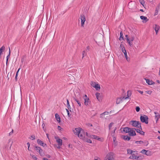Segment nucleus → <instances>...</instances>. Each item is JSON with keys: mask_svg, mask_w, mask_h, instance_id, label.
I'll return each instance as SVG.
<instances>
[{"mask_svg": "<svg viewBox=\"0 0 160 160\" xmlns=\"http://www.w3.org/2000/svg\"><path fill=\"white\" fill-rule=\"evenodd\" d=\"M73 132L75 134L78 135V137L82 139L84 138V135L82 134V133L83 132V130L81 128H76L74 130H73Z\"/></svg>", "mask_w": 160, "mask_h": 160, "instance_id": "nucleus-1", "label": "nucleus"}, {"mask_svg": "<svg viewBox=\"0 0 160 160\" xmlns=\"http://www.w3.org/2000/svg\"><path fill=\"white\" fill-rule=\"evenodd\" d=\"M130 124H131L132 126L134 127H137L142 130V128L140 122L138 121L135 120H132L130 121Z\"/></svg>", "mask_w": 160, "mask_h": 160, "instance_id": "nucleus-2", "label": "nucleus"}, {"mask_svg": "<svg viewBox=\"0 0 160 160\" xmlns=\"http://www.w3.org/2000/svg\"><path fill=\"white\" fill-rule=\"evenodd\" d=\"M125 36L127 42L131 47H132V41L134 40V37L132 36L129 38L128 36L127 35H126Z\"/></svg>", "mask_w": 160, "mask_h": 160, "instance_id": "nucleus-3", "label": "nucleus"}, {"mask_svg": "<svg viewBox=\"0 0 160 160\" xmlns=\"http://www.w3.org/2000/svg\"><path fill=\"white\" fill-rule=\"evenodd\" d=\"M148 117L145 115H143V116H141L140 117V119L141 122H145L146 124H147L148 123Z\"/></svg>", "mask_w": 160, "mask_h": 160, "instance_id": "nucleus-4", "label": "nucleus"}, {"mask_svg": "<svg viewBox=\"0 0 160 160\" xmlns=\"http://www.w3.org/2000/svg\"><path fill=\"white\" fill-rule=\"evenodd\" d=\"M84 104L85 105L89 106L91 102L88 98V97L86 95H85L84 97Z\"/></svg>", "mask_w": 160, "mask_h": 160, "instance_id": "nucleus-5", "label": "nucleus"}, {"mask_svg": "<svg viewBox=\"0 0 160 160\" xmlns=\"http://www.w3.org/2000/svg\"><path fill=\"white\" fill-rule=\"evenodd\" d=\"M80 19L81 21V27H83L85 22L86 20L85 16L82 14L81 15L80 17Z\"/></svg>", "mask_w": 160, "mask_h": 160, "instance_id": "nucleus-6", "label": "nucleus"}, {"mask_svg": "<svg viewBox=\"0 0 160 160\" xmlns=\"http://www.w3.org/2000/svg\"><path fill=\"white\" fill-rule=\"evenodd\" d=\"M105 160H114L113 153L110 152L108 154Z\"/></svg>", "mask_w": 160, "mask_h": 160, "instance_id": "nucleus-7", "label": "nucleus"}, {"mask_svg": "<svg viewBox=\"0 0 160 160\" xmlns=\"http://www.w3.org/2000/svg\"><path fill=\"white\" fill-rule=\"evenodd\" d=\"M135 129V128H130V132L128 133L129 136H133L136 135Z\"/></svg>", "mask_w": 160, "mask_h": 160, "instance_id": "nucleus-8", "label": "nucleus"}, {"mask_svg": "<svg viewBox=\"0 0 160 160\" xmlns=\"http://www.w3.org/2000/svg\"><path fill=\"white\" fill-rule=\"evenodd\" d=\"M128 6L129 9H133L135 7V3L131 1L128 3Z\"/></svg>", "mask_w": 160, "mask_h": 160, "instance_id": "nucleus-9", "label": "nucleus"}, {"mask_svg": "<svg viewBox=\"0 0 160 160\" xmlns=\"http://www.w3.org/2000/svg\"><path fill=\"white\" fill-rule=\"evenodd\" d=\"M37 142L38 144L42 146H43L44 147H46V146H47V145L46 143H44L40 139H38L37 140Z\"/></svg>", "mask_w": 160, "mask_h": 160, "instance_id": "nucleus-10", "label": "nucleus"}, {"mask_svg": "<svg viewBox=\"0 0 160 160\" xmlns=\"http://www.w3.org/2000/svg\"><path fill=\"white\" fill-rule=\"evenodd\" d=\"M55 138L56 140V141L58 143V145L61 146L62 144V140L58 137H55Z\"/></svg>", "mask_w": 160, "mask_h": 160, "instance_id": "nucleus-11", "label": "nucleus"}, {"mask_svg": "<svg viewBox=\"0 0 160 160\" xmlns=\"http://www.w3.org/2000/svg\"><path fill=\"white\" fill-rule=\"evenodd\" d=\"M153 28L156 32V34H157L158 31L160 28V27L159 25L155 24L153 26Z\"/></svg>", "mask_w": 160, "mask_h": 160, "instance_id": "nucleus-12", "label": "nucleus"}, {"mask_svg": "<svg viewBox=\"0 0 160 160\" xmlns=\"http://www.w3.org/2000/svg\"><path fill=\"white\" fill-rule=\"evenodd\" d=\"M140 157V156H137L134 155V154H132L131 156H130L129 158L133 159H138Z\"/></svg>", "mask_w": 160, "mask_h": 160, "instance_id": "nucleus-13", "label": "nucleus"}, {"mask_svg": "<svg viewBox=\"0 0 160 160\" xmlns=\"http://www.w3.org/2000/svg\"><path fill=\"white\" fill-rule=\"evenodd\" d=\"M144 79L146 80V82L149 85H152L154 83V82L152 80L146 78Z\"/></svg>", "mask_w": 160, "mask_h": 160, "instance_id": "nucleus-14", "label": "nucleus"}, {"mask_svg": "<svg viewBox=\"0 0 160 160\" xmlns=\"http://www.w3.org/2000/svg\"><path fill=\"white\" fill-rule=\"evenodd\" d=\"M95 95L96 96L97 99L99 101H101L102 99L101 96L100 95V94L99 93H96Z\"/></svg>", "mask_w": 160, "mask_h": 160, "instance_id": "nucleus-15", "label": "nucleus"}, {"mask_svg": "<svg viewBox=\"0 0 160 160\" xmlns=\"http://www.w3.org/2000/svg\"><path fill=\"white\" fill-rule=\"evenodd\" d=\"M130 130V128L129 127H125L123 128V131L125 132L126 133H129Z\"/></svg>", "mask_w": 160, "mask_h": 160, "instance_id": "nucleus-16", "label": "nucleus"}, {"mask_svg": "<svg viewBox=\"0 0 160 160\" xmlns=\"http://www.w3.org/2000/svg\"><path fill=\"white\" fill-rule=\"evenodd\" d=\"M55 118L57 120V121L59 122H60V117L59 115L57 113H56L55 114Z\"/></svg>", "mask_w": 160, "mask_h": 160, "instance_id": "nucleus-17", "label": "nucleus"}, {"mask_svg": "<svg viewBox=\"0 0 160 160\" xmlns=\"http://www.w3.org/2000/svg\"><path fill=\"white\" fill-rule=\"evenodd\" d=\"M74 99L75 101H76L77 102V103H78V106L79 107H81V102H80V101L76 97L75 98V97L74 98Z\"/></svg>", "mask_w": 160, "mask_h": 160, "instance_id": "nucleus-18", "label": "nucleus"}, {"mask_svg": "<svg viewBox=\"0 0 160 160\" xmlns=\"http://www.w3.org/2000/svg\"><path fill=\"white\" fill-rule=\"evenodd\" d=\"M131 92L129 91H127V97H124L122 98V99H126L127 98H128L131 96Z\"/></svg>", "mask_w": 160, "mask_h": 160, "instance_id": "nucleus-19", "label": "nucleus"}, {"mask_svg": "<svg viewBox=\"0 0 160 160\" xmlns=\"http://www.w3.org/2000/svg\"><path fill=\"white\" fill-rule=\"evenodd\" d=\"M154 113L155 114V118H157L156 121H157L160 118V115L157 112H154Z\"/></svg>", "mask_w": 160, "mask_h": 160, "instance_id": "nucleus-20", "label": "nucleus"}, {"mask_svg": "<svg viewBox=\"0 0 160 160\" xmlns=\"http://www.w3.org/2000/svg\"><path fill=\"white\" fill-rule=\"evenodd\" d=\"M34 150L37 151V152L39 153L40 150L41 148L39 147H38L37 146H35L34 147Z\"/></svg>", "mask_w": 160, "mask_h": 160, "instance_id": "nucleus-21", "label": "nucleus"}, {"mask_svg": "<svg viewBox=\"0 0 160 160\" xmlns=\"http://www.w3.org/2000/svg\"><path fill=\"white\" fill-rule=\"evenodd\" d=\"M123 138L124 140L127 141H129L131 139V137L128 136H123Z\"/></svg>", "mask_w": 160, "mask_h": 160, "instance_id": "nucleus-22", "label": "nucleus"}, {"mask_svg": "<svg viewBox=\"0 0 160 160\" xmlns=\"http://www.w3.org/2000/svg\"><path fill=\"white\" fill-rule=\"evenodd\" d=\"M140 18L141 19L145 20L146 22H147L148 20V19H147L146 17L143 16H141Z\"/></svg>", "mask_w": 160, "mask_h": 160, "instance_id": "nucleus-23", "label": "nucleus"}, {"mask_svg": "<svg viewBox=\"0 0 160 160\" xmlns=\"http://www.w3.org/2000/svg\"><path fill=\"white\" fill-rule=\"evenodd\" d=\"M120 48L121 49L122 52H123L126 51V50L125 49L124 47L122 44L120 45Z\"/></svg>", "mask_w": 160, "mask_h": 160, "instance_id": "nucleus-24", "label": "nucleus"}, {"mask_svg": "<svg viewBox=\"0 0 160 160\" xmlns=\"http://www.w3.org/2000/svg\"><path fill=\"white\" fill-rule=\"evenodd\" d=\"M94 88L97 90H99L100 89V87L99 84H97L96 86H94Z\"/></svg>", "mask_w": 160, "mask_h": 160, "instance_id": "nucleus-25", "label": "nucleus"}, {"mask_svg": "<svg viewBox=\"0 0 160 160\" xmlns=\"http://www.w3.org/2000/svg\"><path fill=\"white\" fill-rule=\"evenodd\" d=\"M67 107H68V109L70 110V112H71V107L69 104V101H68V99H67Z\"/></svg>", "mask_w": 160, "mask_h": 160, "instance_id": "nucleus-26", "label": "nucleus"}, {"mask_svg": "<svg viewBox=\"0 0 160 160\" xmlns=\"http://www.w3.org/2000/svg\"><path fill=\"white\" fill-rule=\"evenodd\" d=\"M122 98H120L117 99L116 101V103L117 104H119L120 102L123 100Z\"/></svg>", "mask_w": 160, "mask_h": 160, "instance_id": "nucleus-27", "label": "nucleus"}, {"mask_svg": "<svg viewBox=\"0 0 160 160\" xmlns=\"http://www.w3.org/2000/svg\"><path fill=\"white\" fill-rule=\"evenodd\" d=\"M148 152V151H147L145 149H143L141 151V152L143 154L148 155V154L147 153Z\"/></svg>", "mask_w": 160, "mask_h": 160, "instance_id": "nucleus-28", "label": "nucleus"}, {"mask_svg": "<svg viewBox=\"0 0 160 160\" xmlns=\"http://www.w3.org/2000/svg\"><path fill=\"white\" fill-rule=\"evenodd\" d=\"M39 153L40 155L41 156H43L44 155V153L42 149H41L40 150Z\"/></svg>", "mask_w": 160, "mask_h": 160, "instance_id": "nucleus-29", "label": "nucleus"}, {"mask_svg": "<svg viewBox=\"0 0 160 160\" xmlns=\"http://www.w3.org/2000/svg\"><path fill=\"white\" fill-rule=\"evenodd\" d=\"M90 137L91 138L97 140L98 137L96 135H90Z\"/></svg>", "mask_w": 160, "mask_h": 160, "instance_id": "nucleus-30", "label": "nucleus"}, {"mask_svg": "<svg viewBox=\"0 0 160 160\" xmlns=\"http://www.w3.org/2000/svg\"><path fill=\"white\" fill-rule=\"evenodd\" d=\"M10 48H9V53L8 55V56L7 57V60H6V64H7V63H8V58L10 57Z\"/></svg>", "mask_w": 160, "mask_h": 160, "instance_id": "nucleus-31", "label": "nucleus"}, {"mask_svg": "<svg viewBox=\"0 0 160 160\" xmlns=\"http://www.w3.org/2000/svg\"><path fill=\"white\" fill-rule=\"evenodd\" d=\"M123 33L122 31H121L120 32V37L119 38V40H121V38H122L123 40Z\"/></svg>", "mask_w": 160, "mask_h": 160, "instance_id": "nucleus-32", "label": "nucleus"}, {"mask_svg": "<svg viewBox=\"0 0 160 160\" xmlns=\"http://www.w3.org/2000/svg\"><path fill=\"white\" fill-rule=\"evenodd\" d=\"M128 153L130 154H132L133 153V150L131 149H128Z\"/></svg>", "mask_w": 160, "mask_h": 160, "instance_id": "nucleus-33", "label": "nucleus"}, {"mask_svg": "<svg viewBox=\"0 0 160 160\" xmlns=\"http://www.w3.org/2000/svg\"><path fill=\"white\" fill-rule=\"evenodd\" d=\"M135 143L138 144H142L143 143V142L142 141H137L135 142Z\"/></svg>", "mask_w": 160, "mask_h": 160, "instance_id": "nucleus-34", "label": "nucleus"}, {"mask_svg": "<svg viewBox=\"0 0 160 160\" xmlns=\"http://www.w3.org/2000/svg\"><path fill=\"white\" fill-rule=\"evenodd\" d=\"M123 53L124 54V56L125 57L126 59H127V60L128 61V56H127L126 51H125V52H123Z\"/></svg>", "mask_w": 160, "mask_h": 160, "instance_id": "nucleus-35", "label": "nucleus"}, {"mask_svg": "<svg viewBox=\"0 0 160 160\" xmlns=\"http://www.w3.org/2000/svg\"><path fill=\"white\" fill-rule=\"evenodd\" d=\"M140 3L144 6V4L145 3V2L143 0H139Z\"/></svg>", "mask_w": 160, "mask_h": 160, "instance_id": "nucleus-36", "label": "nucleus"}, {"mask_svg": "<svg viewBox=\"0 0 160 160\" xmlns=\"http://www.w3.org/2000/svg\"><path fill=\"white\" fill-rule=\"evenodd\" d=\"M136 110L137 112H138L140 110V108L138 106H137L136 107Z\"/></svg>", "mask_w": 160, "mask_h": 160, "instance_id": "nucleus-37", "label": "nucleus"}, {"mask_svg": "<svg viewBox=\"0 0 160 160\" xmlns=\"http://www.w3.org/2000/svg\"><path fill=\"white\" fill-rule=\"evenodd\" d=\"M91 85L94 88V86H96V84L95 83V82H92L91 83Z\"/></svg>", "mask_w": 160, "mask_h": 160, "instance_id": "nucleus-38", "label": "nucleus"}, {"mask_svg": "<svg viewBox=\"0 0 160 160\" xmlns=\"http://www.w3.org/2000/svg\"><path fill=\"white\" fill-rule=\"evenodd\" d=\"M135 131H136V132L138 133H140V132H141V129H136V128H135Z\"/></svg>", "mask_w": 160, "mask_h": 160, "instance_id": "nucleus-39", "label": "nucleus"}, {"mask_svg": "<svg viewBox=\"0 0 160 160\" xmlns=\"http://www.w3.org/2000/svg\"><path fill=\"white\" fill-rule=\"evenodd\" d=\"M20 68H19L18 69V71H17V72H16V76H15V79H16V80H17V76H18V72H19V70H20Z\"/></svg>", "mask_w": 160, "mask_h": 160, "instance_id": "nucleus-40", "label": "nucleus"}, {"mask_svg": "<svg viewBox=\"0 0 160 160\" xmlns=\"http://www.w3.org/2000/svg\"><path fill=\"white\" fill-rule=\"evenodd\" d=\"M113 124V122H111L110 123L109 125V130H110L111 128V127H112V125Z\"/></svg>", "mask_w": 160, "mask_h": 160, "instance_id": "nucleus-41", "label": "nucleus"}, {"mask_svg": "<svg viewBox=\"0 0 160 160\" xmlns=\"http://www.w3.org/2000/svg\"><path fill=\"white\" fill-rule=\"evenodd\" d=\"M152 91L151 90H148L146 91V92L149 94H151L152 92Z\"/></svg>", "mask_w": 160, "mask_h": 160, "instance_id": "nucleus-42", "label": "nucleus"}, {"mask_svg": "<svg viewBox=\"0 0 160 160\" xmlns=\"http://www.w3.org/2000/svg\"><path fill=\"white\" fill-rule=\"evenodd\" d=\"M86 142L88 143H92V140L90 139H87V140L86 141Z\"/></svg>", "mask_w": 160, "mask_h": 160, "instance_id": "nucleus-43", "label": "nucleus"}, {"mask_svg": "<svg viewBox=\"0 0 160 160\" xmlns=\"http://www.w3.org/2000/svg\"><path fill=\"white\" fill-rule=\"evenodd\" d=\"M160 8V3L158 4V6L156 7V9L159 10Z\"/></svg>", "mask_w": 160, "mask_h": 160, "instance_id": "nucleus-44", "label": "nucleus"}, {"mask_svg": "<svg viewBox=\"0 0 160 160\" xmlns=\"http://www.w3.org/2000/svg\"><path fill=\"white\" fill-rule=\"evenodd\" d=\"M66 109V111L67 112L68 116L69 117L70 115V113H69V111L68 110V109Z\"/></svg>", "mask_w": 160, "mask_h": 160, "instance_id": "nucleus-45", "label": "nucleus"}, {"mask_svg": "<svg viewBox=\"0 0 160 160\" xmlns=\"http://www.w3.org/2000/svg\"><path fill=\"white\" fill-rule=\"evenodd\" d=\"M159 10H157V9H156L155 10V14H154V15L155 16L156 15H157L158 14V11Z\"/></svg>", "mask_w": 160, "mask_h": 160, "instance_id": "nucleus-46", "label": "nucleus"}, {"mask_svg": "<svg viewBox=\"0 0 160 160\" xmlns=\"http://www.w3.org/2000/svg\"><path fill=\"white\" fill-rule=\"evenodd\" d=\"M31 137L32 138V140H34L35 138V136L34 135H32L31 136Z\"/></svg>", "mask_w": 160, "mask_h": 160, "instance_id": "nucleus-47", "label": "nucleus"}, {"mask_svg": "<svg viewBox=\"0 0 160 160\" xmlns=\"http://www.w3.org/2000/svg\"><path fill=\"white\" fill-rule=\"evenodd\" d=\"M10 142H11V143L10 144V148H11V147L12 146V140H11V139H9V141H8V143H9Z\"/></svg>", "mask_w": 160, "mask_h": 160, "instance_id": "nucleus-48", "label": "nucleus"}, {"mask_svg": "<svg viewBox=\"0 0 160 160\" xmlns=\"http://www.w3.org/2000/svg\"><path fill=\"white\" fill-rule=\"evenodd\" d=\"M132 154H134V155L137 154H138V151H133V153Z\"/></svg>", "mask_w": 160, "mask_h": 160, "instance_id": "nucleus-49", "label": "nucleus"}, {"mask_svg": "<svg viewBox=\"0 0 160 160\" xmlns=\"http://www.w3.org/2000/svg\"><path fill=\"white\" fill-rule=\"evenodd\" d=\"M140 134L142 135H144L145 132L143 131H141Z\"/></svg>", "mask_w": 160, "mask_h": 160, "instance_id": "nucleus-50", "label": "nucleus"}, {"mask_svg": "<svg viewBox=\"0 0 160 160\" xmlns=\"http://www.w3.org/2000/svg\"><path fill=\"white\" fill-rule=\"evenodd\" d=\"M87 125H88V126L89 127H92V124L90 123H88L87 124Z\"/></svg>", "mask_w": 160, "mask_h": 160, "instance_id": "nucleus-51", "label": "nucleus"}, {"mask_svg": "<svg viewBox=\"0 0 160 160\" xmlns=\"http://www.w3.org/2000/svg\"><path fill=\"white\" fill-rule=\"evenodd\" d=\"M32 158H33L35 160H37V158L34 155H32Z\"/></svg>", "mask_w": 160, "mask_h": 160, "instance_id": "nucleus-52", "label": "nucleus"}, {"mask_svg": "<svg viewBox=\"0 0 160 160\" xmlns=\"http://www.w3.org/2000/svg\"><path fill=\"white\" fill-rule=\"evenodd\" d=\"M115 132H114V130H113V132H112V133H111V135H112V136L113 137L114 136Z\"/></svg>", "mask_w": 160, "mask_h": 160, "instance_id": "nucleus-53", "label": "nucleus"}, {"mask_svg": "<svg viewBox=\"0 0 160 160\" xmlns=\"http://www.w3.org/2000/svg\"><path fill=\"white\" fill-rule=\"evenodd\" d=\"M46 156L47 158H51V156L49 155H48V154L46 155Z\"/></svg>", "mask_w": 160, "mask_h": 160, "instance_id": "nucleus-54", "label": "nucleus"}, {"mask_svg": "<svg viewBox=\"0 0 160 160\" xmlns=\"http://www.w3.org/2000/svg\"><path fill=\"white\" fill-rule=\"evenodd\" d=\"M85 51H83L82 52V58H83V57H84V53H85Z\"/></svg>", "mask_w": 160, "mask_h": 160, "instance_id": "nucleus-55", "label": "nucleus"}, {"mask_svg": "<svg viewBox=\"0 0 160 160\" xmlns=\"http://www.w3.org/2000/svg\"><path fill=\"white\" fill-rule=\"evenodd\" d=\"M138 92H139L142 94H143V92L142 91H140V90H138Z\"/></svg>", "mask_w": 160, "mask_h": 160, "instance_id": "nucleus-56", "label": "nucleus"}, {"mask_svg": "<svg viewBox=\"0 0 160 160\" xmlns=\"http://www.w3.org/2000/svg\"><path fill=\"white\" fill-rule=\"evenodd\" d=\"M81 134H83V135H84V138L85 137V132H84V131L83 130V132H82V133H81Z\"/></svg>", "mask_w": 160, "mask_h": 160, "instance_id": "nucleus-57", "label": "nucleus"}, {"mask_svg": "<svg viewBox=\"0 0 160 160\" xmlns=\"http://www.w3.org/2000/svg\"><path fill=\"white\" fill-rule=\"evenodd\" d=\"M58 128L59 130H61V129H62V128L60 126H58Z\"/></svg>", "mask_w": 160, "mask_h": 160, "instance_id": "nucleus-58", "label": "nucleus"}, {"mask_svg": "<svg viewBox=\"0 0 160 160\" xmlns=\"http://www.w3.org/2000/svg\"><path fill=\"white\" fill-rule=\"evenodd\" d=\"M113 141L114 142H115V141L116 140V138L115 137H114V136H113Z\"/></svg>", "mask_w": 160, "mask_h": 160, "instance_id": "nucleus-59", "label": "nucleus"}, {"mask_svg": "<svg viewBox=\"0 0 160 160\" xmlns=\"http://www.w3.org/2000/svg\"><path fill=\"white\" fill-rule=\"evenodd\" d=\"M13 130H12V131H11V132H10L9 133V135H11L12 134V133H13Z\"/></svg>", "mask_w": 160, "mask_h": 160, "instance_id": "nucleus-60", "label": "nucleus"}, {"mask_svg": "<svg viewBox=\"0 0 160 160\" xmlns=\"http://www.w3.org/2000/svg\"><path fill=\"white\" fill-rule=\"evenodd\" d=\"M89 46H88L87 47V50H88V51H89Z\"/></svg>", "mask_w": 160, "mask_h": 160, "instance_id": "nucleus-61", "label": "nucleus"}, {"mask_svg": "<svg viewBox=\"0 0 160 160\" xmlns=\"http://www.w3.org/2000/svg\"><path fill=\"white\" fill-rule=\"evenodd\" d=\"M148 144V142H145V145L146 146H147Z\"/></svg>", "mask_w": 160, "mask_h": 160, "instance_id": "nucleus-62", "label": "nucleus"}, {"mask_svg": "<svg viewBox=\"0 0 160 160\" xmlns=\"http://www.w3.org/2000/svg\"><path fill=\"white\" fill-rule=\"evenodd\" d=\"M27 144L28 145V148H29L30 146V143L29 142H28L27 143Z\"/></svg>", "mask_w": 160, "mask_h": 160, "instance_id": "nucleus-63", "label": "nucleus"}, {"mask_svg": "<svg viewBox=\"0 0 160 160\" xmlns=\"http://www.w3.org/2000/svg\"><path fill=\"white\" fill-rule=\"evenodd\" d=\"M43 160H48V159L46 158H43Z\"/></svg>", "mask_w": 160, "mask_h": 160, "instance_id": "nucleus-64", "label": "nucleus"}]
</instances>
